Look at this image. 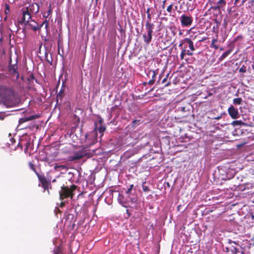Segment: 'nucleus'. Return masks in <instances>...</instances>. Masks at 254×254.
Returning a JSON list of instances; mask_svg holds the SVG:
<instances>
[{
  "mask_svg": "<svg viewBox=\"0 0 254 254\" xmlns=\"http://www.w3.org/2000/svg\"><path fill=\"white\" fill-rule=\"evenodd\" d=\"M28 11L31 14H36L39 10V5L37 3H34L29 5V7H28Z\"/></svg>",
  "mask_w": 254,
  "mask_h": 254,
  "instance_id": "obj_14",
  "label": "nucleus"
},
{
  "mask_svg": "<svg viewBox=\"0 0 254 254\" xmlns=\"http://www.w3.org/2000/svg\"><path fill=\"white\" fill-rule=\"evenodd\" d=\"M86 153L84 152H77L75 153L73 156H72V159L73 160H78L80 158H81L82 157L85 156L86 155Z\"/></svg>",
  "mask_w": 254,
  "mask_h": 254,
  "instance_id": "obj_19",
  "label": "nucleus"
},
{
  "mask_svg": "<svg viewBox=\"0 0 254 254\" xmlns=\"http://www.w3.org/2000/svg\"><path fill=\"white\" fill-rule=\"evenodd\" d=\"M85 144L87 147H89L97 142V138L94 135L91 134H86L85 135Z\"/></svg>",
  "mask_w": 254,
  "mask_h": 254,
  "instance_id": "obj_10",
  "label": "nucleus"
},
{
  "mask_svg": "<svg viewBox=\"0 0 254 254\" xmlns=\"http://www.w3.org/2000/svg\"><path fill=\"white\" fill-rule=\"evenodd\" d=\"M184 42L188 44L189 48L191 51H193L195 50L193 43L191 39L187 38H185L184 39Z\"/></svg>",
  "mask_w": 254,
  "mask_h": 254,
  "instance_id": "obj_21",
  "label": "nucleus"
},
{
  "mask_svg": "<svg viewBox=\"0 0 254 254\" xmlns=\"http://www.w3.org/2000/svg\"><path fill=\"white\" fill-rule=\"evenodd\" d=\"M228 243L231 245L230 247L231 252L233 254H237V252L234 251V249H235L234 248H238V247H239V243H238V242H236L235 241H233L232 240L228 239Z\"/></svg>",
  "mask_w": 254,
  "mask_h": 254,
  "instance_id": "obj_16",
  "label": "nucleus"
},
{
  "mask_svg": "<svg viewBox=\"0 0 254 254\" xmlns=\"http://www.w3.org/2000/svg\"><path fill=\"white\" fill-rule=\"evenodd\" d=\"M39 117H40V115H39L38 114H36V115L30 116L29 117H24L23 118H20L19 119V121H18L19 125H18V127H20L22 124H23L26 122L32 121L34 119H38Z\"/></svg>",
  "mask_w": 254,
  "mask_h": 254,
  "instance_id": "obj_12",
  "label": "nucleus"
},
{
  "mask_svg": "<svg viewBox=\"0 0 254 254\" xmlns=\"http://www.w3.org/2000/svg\"><path fill=\"white\" fill-rule=\"evenodd\" d=\"M150 8H148L146 11V12L147 13V14L148 15V13H150Z\"/></svg>",
  "mask_w": 254,
  "mask_h": 254,
  "instance_id": "obj_56",
  "label": "nucleus"
},
{
  "mask_svg": "<svg viewBox=\"0 0 254 254\" xmlns=\"http://www.w3.org/2000/svg\"><path fill=\"white\" fill-rule=\"evenodd\" d=\"M220 9L221 8L219 7V6L216 4V5L211 6L208 10L209 11L210 9H212L213 10H218L219 12L220 13Z\"/></svg>",
  "mask_w": 254,
  "mask_h": 254,
  "instance_id": "obj_30",
  "label": "nucleus"
},
{
  "mask_svg": "<svg viewBox=\"0 0 254 254\" xmlns=\"http://www.w3.org/2000/svg\"><path fill=\"white\" fill-rule=\"evenodd\" d=\"M133 137L129 135V136H127L126 137V140L127 141L125 143L127 144V145H131L133 146L134 143H135V141H131V140H132Z\"/></svg>",
  "mask_w": 254,
  "mask_h": 254,
  "instance_id": "obj_23",
  "label": "nucleus"
},
{
  "mask_svg": "<svg viewBox=\"0 0 254 254\" xmlns=\"http://www.w3.org/2000/svg\"><path fill=\"white\" fill-rule=\"evenodd\" d=\"M228 113L231 118L233 119H237L240 116L238 112V109L237 108H235L233 105H231L228 108Z\"/></svg>",
  "mask_w": 254,
  "mask_h": 254,
  "instance_id": "obj_9",
  "label": "nucleus"
},
{
  "mask_svg": "<svg viewBox=\"0 0 254 254\" xmlns=\"http://www.w3.org/2000/svg\"><path fill=\"white\" fill-rule=\"evenodd\" d=\"M178 111H181L182 112H186V108L185 107H180L178 108Z\"/></svg>",
  "mask_w": 254,
  "mask_h": 254,
  "instance_id": "obj_38",
  "label": "nucleus"
},
{
  "mask_svg": "<svg viewBox=\"0 0 254 254\" xmlns=\"http://www.w3.org/2000/svg\"><path fill=\"white\" fill-rule=\"evenodd\" d=\"M243 100L241 98H236L233 100V103L235 105H240L242 104Z\"/></svg>",
  "mask_w": 254,
  "mask_h": 254,
  "instance_id": "obj_26",
  "label": "nucleus"
},
{
  "mask_svg": "<svg viewBox=\"0 0 254 254\" xmlns=\"http://www.w3.org/2000/svg\"><path fill=\"white\" fill-rule=\"evenodd\" d=\"M29 166L31 170H34L35 168V165L32 163H29Z\"/></svg>",
  "mask_w": 254,
  "mask_h": 254,
  "instance_id": "obj_49",
  "label": "nucleus"
},
{
  "mask_svg": "<svg viewBox=\"0 0 254 254\" xmlns=\"http://www.w3.org/2000/svg\"><path fill=\"white\" fill-rule=\"evenodd\" d=\"M248 0H242V3L241 5L243 4L245 2H246Z\"/></svg>",
  "mask_w": 254,
  "mask_h": 254,
  "instance_id": "obj_58",
  "label": "nucleus"
},
{
  "mask_svg": "<svg viewBox=\"0 0 254 254\" xmlns=\"http://www.w3.org/2000/svg\"><path fill=\"white\" fill-rule=\"evenodd\" d=\"M52 12L53 8H52L51 4H50L48 10L47 12L43 13V16L46 19H49V20H50L52 17Z\"/></svg>",
  "mask_w": 254,
  "mask_h": 254,
  "instance_id": "obj_18",
  "label": "nucleus"
},
{
  "mask_svg": "<svg viewBox=\"0 0 254 254\" xmlns=\"http://www.w3.org/2000/svg\"><path fill=\"white\" fill-rule=\"evenodd\" d=\"M50 20L49 19H45V20L43 22V24H44L45 26V28L47 30L49 23Z\"/></svg>",
  "mask_w": 254,
  "mask_h": 254,
  "instance_id": "obj_35",
  "label": "nucleus"
},
{
  "mask_svg": "<svg viewBox=\"0 0 254 254\" xmlns=\"http://www.w3.org/2000/svg\"><path fill=\"white\" fill-rule=\"evenodd\" d=\"M232 52V50H228L225 51L223 54L220 57L219 61H222L225 59Z\"/></svg>",
  "mask_w": 254,
  "mask_h": 254,
  "instance_id": "obj_24",
  "label": "nucleus"
},
{
  "mask_svg": "<svg viewBox=\"0 0 254 254\" xmlns=\"http://www.w3.org/2000/svg\"><path fill=\"white\" fill-rule=\"evenodd\" d=\"M46 60L47 62H48L51 64H52V59H51V60H50L49 59H48V58H46Z\"/></svg>",
  "mask_w": 254,
  "mask_h": 254,
  "instance_id": "obj_51",
  "label": "nucleus"
},
{
  "mask_svg": "<svg viewBox=\"0 0 254 254\" xmlns=\"http://www.w3.org/2000/svg\"><path fill=\"white\" fill-rule=\"evenodd\" d=\"M251 217H252V219L254 220V215L253 214H251Z\"/></svg>",
  "mask_w": 254,
  "mask_h": 254,
  "instance_id": "obj_61",
  "label": "nucleus"
},
{
  "mask_svg": "<svg viewBox=\"0 0 254 254\" xmlns=\"http://www.w3.org/2000/svg\"><path fill=\"white\" fill-rule=\"evenodd\" d=\"M233 170L226 167L218 168L219 178L222 180H230L234 178Z\"/></svg>",
  "mask_w": 254,
  "mask_h": 254,
  "instance_id": "obj_4",
  "label": "nucleus"
},
{
  "mask_svg": "<svg viewBox=\"0 0 254 254\" xmlns=\"http://www.w3.org/2000/svg\"><path fill=\"white\" fill-rule=\"evenodd\" d=\"M221 116H218L217 117H216L215 119L216 120H219L220 119H221Z\"/></svg>",
  "mask_w": 254,
  "mask_h": 254,
  "instance_id": "obj_60",
  "label": "nucleus"
},
{
  "mask_svg": "<svg viewBox=\"0 0 254 254\" xmlns=\"http://www.w3.org/2000/svg\"><path fill=\"white\" fill-rule=\"evenodd\" d=\"M240 0H234V4L235 5H237L238 2Z\"/></svg>",
  "mask_w": 254,
  "mask_h": 254,
  "instance_id": "obj_53",
  "label": "nucleus"
},
{
  "mask_svg": "<svg viewBox=\"0 0 254 254\" xmlns=\"http://www.w3.org/2000/svg\"><path fill=\"white\" fill-rule=\"evenodd\" d=\"M66 175V177L68 181L71 182H77L81 176L80 173L78 170L75 169L68 171Z\"/></svg>",
  "mask_w": 254,
  "mask_h": 254,
  "instance_id": "obj_6",
  "label": "nucleus"
},
{
  "mask_svg": "<svg viewBox=\"0 0 254 254\" xmlns=\"http://www.w3.org/2000/svg\"><path fill=\"white\" fill-rule=\"evenodd\" d=\"M98 122L100 125H101L103 123V120L101 117H99Z\"/></svg>",
  "mask_w": 254,
  "mask_h": 254,
  "instance_id": "obj_41",
  "label": "nucleus"
},
{
  "mask_svg": "<svg viewBox=\"0 0 254 254\" xmlns=\"http://www.w3.org/2000/svg\"><path fill=\"white\" fill-rule=\"evenodd\" d=\"M44 24H43V22L41 24H39L38 23V27L39 28V30L41 29V28L42 27V26L44 25Z\"/></svg>",
  "mask_w": 254,
  "mask_h": 254,
  "instance_id": "obj_52",
  "label": "nucleus"
},
{
  "mask_svg": "<svg viewBox=\"0 0 254 254\" xmlns=\"http://www.w3.org/2000/svg\"><path fill=\"white\" fill-rule=\"evenodd\" d=\"M186 47L185 46L184 47V49H182V52L181 53L180 58L181 60H183L184 59L185 56L186 54Z\"/></svg>",
  "mask_w": 254,
  "mask_h": 254,
  "instance_id": "obj_33",
  "label": "nucleus"
},
{
  "mask_svg": "<svg viewBox=\"0 0 254 254\" xmlns=\"http://www.w3.org/2000/svg\"><path fill=\"white\" fill-rule=\"evenodd\" d=\"M181 25L183 27H189L193 22V17L190 15L182 14L180 17Z\"/></svg>",
  "mask_w": 254,
  "mask_h": 254,
  "instance_id": "obj_8",
  "label": "nucleus"
},
{
  "mask_svg": "<svg viewBox=\"0 0 254 254\" xmlns=\"http://www.w3.org/2000/svg\"><path fill=\"white\" fill-rule=\"evenodd\" d=\"M112 113L113 112H111L110 111V112L109 113L108 116H109V119H110L111 118L112 116Z\"/></svg>",
  "mask_w": 254,
  "mask_h": 254,
  "instance_id": "obj_54",
  "label": "nucleus"
},
{
  "mask_svg": "<svg viewBox=\"0 0 254 254\" xmlns=\"http://www.w3.org/2000/svg\"><path fill=\"white\" fill-rule=\"evenodd\" d=\"M216 4L219 6V7L221 8L224 7L226 4V1L225 0H219Z\"/></svg>",
  "mask_w": 254,
  "mask_h": 254,
  "instance_id": "obj_28",
  "label": "nucleus"
},
{
  "mask_svg": "<svg viewBox=\"0 0 254 254\" xmlns=\"http://www.w3.org/2000/svg\"><path fill=\"white\" fill-rule=\"evenodd\" d=\"M154 28V25L153 23H149V22L145 23L146 33L143 34L142 37L144 42L147 45H148L152 40Z\"/></svg>",
  "mask_w": 254,
  "mask_h": 254,
  "instance_id": "obj_2",
  "label": "nucleus"
},
{
  "mask_svg": "<svg viewBox=\"0 0 254 254\" xmlns=\"http://www.w3.org/2000/svg\"><path fill=\"white\" fill-rule=\"evenodd\" d=\"M36 174L37 175L39 181L42 184L43 187L46 189L48 186V183L46 177L44 175L39 174L38 172H36Z\"/></svg>",
  "mask_w": 254,
  "mask_h": 254,
  "instance_id": "obj_15",
  "label": "nucleus"
},
{
  "mask_svg": "<svg viewBox=\"0 0 254 254\" xmlns=\"http://www.w3.org/2000/svg\"><path fill=\"white\" fill-rule=\"evenodd\" d=\"M151 20V15L150 13H148V14L147 15V20L146 21V23H147V22H149V23H151L150 22Z\"/></svg>",
  "mask_w": 254,
  "mask_h": 254,
  "instance_id": "obj_40",
  "label": "nucleus"
},
{
  "mask_svg": "<svg viewBox=\"0 0 254 254\" xmlns=\"http://www.w3.org/2000/svg\"><path fill=\"white\" fill-rule=\"evenodd\" d=\"M45 57L46 58H48V53L47 52V51L45 52Z\"/></svg>",
  "mask_w": 254,
  "mask_h": 254,
  "instance_id": "obj_57",
  "label": "nucleus"
},
{
  "mask_svg": "<svg viewBox=\"0 0 254 254\" xmlns=\"http://www.w3.org/2000/svg\"><path fill=\"white\" fill-rule=\"evenodd\" d=\"M64 89L63 88V87H62V88L60 89L59 92L57 94V102H58L59 99L61 101L62 100L63 97H64Z\"/></svg>",
  "mask_w": 254,
  "mask_h": 254,
  "instance_id": "obj_22",
  "label": "nucleus"
},
{
  "mask_svg": "<svg viewBox=\"0 0 254 254\" xmlns=\"http://www.w3.org/2000/svg\"><path fill=\"white\" fill-rule=\"evenodd\" d=\"M252 246H254V243L252 244L250 241L245 240L242 241L238 248H235L234 251L237 252V254H249Z\"/></svg>",
  "mask_w": 254,
  "mask_h": 254,
  "instance_id": "obj_1",
  "label": "nucleus"
},
{
  "mask_svg": "<svg viewBox=\"0 0 254 254\" xmlns=\"http://www.w3.org/2000/svg\"><path fill=\"white\" fill-rule=\"evenodd\" d=\"M215 22L216 23V27L218 28L220 24V21L217 19H214Z\"/></svg>",
  "mask_w": 254,
  "mask_h": 254,
  "instance_id": "obj_44",
  "label": "nucleus"
},
{
  "mask_svg": "<svg viewBox=\"0 0 254 254\" xmlns=\"http://www.w3.org/2000/svg\"><path fill=\"white\" fill-rule=\"evenodd\" d=\"M54 254H61L62 251L61 249L59 247H57L53 250Z\"/></svg>",
  "mask_w": 254,
  "mask_h": 254,
  "instance_id": "obj_32",
  "label": "nucleus"
},
{
  "mask_svg": "<svg viewBox=\"0 0 254 254\" xmlns=\"http://www.w3.org/2000/svg\"><path fill=\"white\" fill-rule=\"evenodd\" d=\"M217 39H213L211 41V43L210 44V47L214 48L215 50L218 49V46L215 44L216 42H217Z\"/></svg>",
  "mask_w": 254,
  "mask_h": 254,
  "instance_id": "obj_29",
  "label": "nucleus"
},
{
  "mask_svg": "<svg viewBox=\"0 0 254 254\" xmlns=\"http://www.w3.org/2000/svg\"><path fill=\"white\" fill-rule=\"evenodd\" d=\"M232 125L234 127H241L243 126H248V124L247 123H244L241 120H236L234 121L232 123Z\"/></svg>",
  "mask_w": 254,
  "mask_h": 254,
  "instance_id": "obj_20",
  "label": "nucleus"
},
{
  "mask_svg": "<svg viewBox=\"0 0 254 254\" xmlns=\"http://www.w3.org/2000/svg\"><path fill=\"white\" fill-rule=\"evenodd\" d=\"M252 68L254 69V61H253V64H252Z\"/></svg>",
  "mask_w": 254,
  "mask_h": 254,
  "instance_id": "obj_59",
  "label": "nucleus"
},
{
  "mask_svg": "<svg viewBox=\"0 0 254 254\" xmlns=\"http://www.w3.org/2000/svg\"><path fill=\"white\" fill-rule=\"evenodd\" d=\"M139 122V121L138 120H134L132 121V126H136L138 125V123Z\"/></svg>",
  "mask_w": 254,
  "mask_h": 254,
  "instance_id": "obj_47",
  "label": "nucleus"
},
{
  "mask_svg": "<svg viewBox=\"0 0 254 254\" xmlns=\"http://www.w3.org/2000/svg\"><path fill=\"white\" fill-rule=\"evenodd\" d=\"M121 102H119V104L118 105H115V106H114L113 107H112L111 109H110V111L111 112H114L116 109H118L119 108V106L120 105H121Z\"/></svg>",
  "mask_w": 254,
  "mask_h": 254,
  "instance_id": "obj_34",
  "label": "nucleus"
},
{
  "mask_svg": "<svg viewBox=\"0 0 254 254\" xmlns=\"http://www.w3.org/2000/svg\"><path fill=\"white\" fill-rule=\"evenodd\" d=\"M227 37V34H226V32H225L224 34L222 35V38L223 39V41H224L225 39H226Z\"/></svg>",
  "mask_w": 254,
  "mask_h": 254,
  "instance_id": "obj_42",
  "label": "nucleus"
},
{
  "mask_svg": "<svg viewBox=\"0 0 254 254\" xmlns=\"http://www.w3.org/2000/svg\"><path fill=\"white\" fill-rule=\"evenodd\" d=\"M118 200L120 204L125 207H127L129 202V199L126 197L125 193L124 194L119 193Z\"/></svg>",
  "mask_w": 254,
  "mask_h": 254,
  "instance_id": "obj_11",
  "label": "nucleus"
},
{
  "mask_svg": "<svg viewBox=\"0 0 254 254\" xmlns=\"http://www.w3.org/2000/svg\"><path fill=\"white\" fill-rule=\"evenodd\" d=\"M76 187L73 186L72 188H69L68 187H62L61 190L60 191V198L63 199L64 198L70 197L72 198L75 193Z\"/></svg>",
  "mask_w": 254,
  "mask_h": 254,
  "instance_id": "obj_3",
  "label": "nucleus"
},
{
  "mask_svg": "<svg viewBox=\"0 0 254 254\" xmlns=\"http://www.w3.org/2000/svg\"><path fill=\"white\" fill-rule=\"evenodd\" d=\"M239 72L242 73H245L246 72V67L243 65L239 69Z\"/></svg>",
  "mask_w": 254,
  "mask_h": 254,
  "instance_id": "obj_36",
  "label": "nucleus"
},
{
  "mask_svg": "<svg viewBox=\"0 0 254 254\" xmlns=\"http://www.w3.org/2000/svg\"><path fill=\"white\" fill-rule=\"evenodd\" d=\"M170 82L167 83V84H165V86H168L169 85H170Z\"/></svg>",
  "mask_w": 254,
  "mask_h": 254,
  "instance_id": "obj_63",
  "label": "nucleus"
},
{
  "mask_svg": "<svg viewBox=\"0 0 254 254\" xmlns=\"http://www.w3.org/2000/svg\"><path fill=\"white\" fill-rule=\"evenodd\" d=\"M186 54L188 55V56H192L193 55V53L190 51L189 50H186Z\"/></svg>",
  "mask_w": 254,
  "mask_h": 254,
  "instance_id": "obj_45",
  "label": "nucleus"
},
{
  "mask_svg": "<svg viewBox=\"0 0 254 254\" xmlns=\"http://www.w3.org/2000/svg\"><path fill=\"white\" fill-rule=\"evenodd\" d=\"M173 4H171L170 5H169L167 8V11L170 13H171L172 12V8H173Z\"/></svg>",
  "mask_w": 254,
  "mask_h": 254,
  "instance_id": "obj_37",
  "label": "nucleus"
},
{
  "mask_svg": "<svg viewBox=\"0 0 254 254\" xmlns=\"http://www.w3.org/2000/svg\"><path fill=\"white\" fill-rule=\"evenodd\" d=\"M142 189L145 192L150 191L149 187L146 186L142 185Z\"/></svg>",
  "mask_w": 254,
  "mask_h": 254,
  "instance_id": "obj_39",
  "label": "nucleus"
},
{
  "mask_svg": "<svg viewBox=\"0 0 254 254\" xmlns=\"http://www.w3.org/2000/svg\"><path fill=\"white\" fill-rule=\"evenodd\" d=\"M167 81V77H165L162 81V83H164Z\"/></svg>",
  "mask_w": 254,
  "mask_h": 254,
  "instance_id": "obj_55",
  "label": "nucleus"
},
{
  "mask_svg": "<svg viewBox=\"0 0 254 254\" xmlns=\"http://www.w3.org/2000/svg\"><path fill=\"white\" fill-rule=\"evenodd\" d=\"M17 65L16 64H9L8 66V71L12 76H15L16 79L19 77V74L17 71Z\"/></svg>",
  "mask_w": 254,
  "mask_h": 254,
  "instance_id": "obj_13",
  "label": "nucleus"
},
{
  "mask_svg": "<svg viewBox=\"0 0 254 254\" xmlns=\"http://www.w3.org/2000/svg\"><path fill=\"white\" fill-rule=\"evenodd\" d=\"M5 117V114L4 112H0V120L4 119Z\"/></svg>",
  "mask_w": 254,
  "mask_h": 254,
  "instance_id": "obj_43",
  "label": "nucleus"
},
{
  "mask_svg": "<svg viewBox=\"0 0 254 254\" xmlns=\"http://www.w3.org/2000/svg\"><path fill=\"white\" fill-rule=\"evenodd\" d=\"M154 82H155V80H154V79H151V80H150L148 81V84L149 85H153V84L154 83Z\"/></svg>",
  "mask_w": 254,
  "mask_h": 254,
  "instance_id": "obj_48",
  "label": "nucleus"
},
{
  "mask_svg": "<svg viewBox=\"0 0 254 254\" xmlns=\"http://www.w3.org/2000/svg\"><path fill=\"white\" fill-rule=\"evenodd\" d=\"M37 127V125L34 123H30L28 126L21 127L20 129H29L30 130H32L34 128Z\"/></svg>",
  "mask_w": 254,
  "mask_h": 254,
  "instance_id": "obj_25",
  "label": "nucleus"
},
{
  "mask_svg": "<svg viewBox=\"0 0 254 254\" xmlns=\"http://www.w3.org/2000/svg\"><path fill=\"white\" fill-rule=\"evenodd\" d=\"M27 25L30 26L33 31L36 32L37 31L39 30L38 23L33 19H32V20H31L30 22H29V23L27 24Z\"/></svg>",
  "mask_w": 254,
  "mask_h": 254,
  "instance_id": "obj_17",
  "label": "nucleus"
},
{
  "mask_svg": "<svg viewBox=\"0 0 254 254\" xmlns=\"http://www.w3.org/2000/svg\"><path fill=\"white\" fill-rule=\"evenodd\" d=\"M22 11V17L21 20L19 21V23L24 25H27L31 20H32L31 13L28 11V7L23 8Z\"/></svg>",
  "mask_w": 254,
  "mask_h": 254,
  "instance_id": "obj_7",
  "label": "nucleus"
},
{
  "mask_svg": "<svg viewBox=\"0 0 254 254\" xmlns=\"http://www.w3.org/2000/svg\"><path fill=\"white\" fill-rule=\"evenodd\" d=\"M95 125L96 126L95 128L97 129V130L100 133L103 132L105 131V130L106 129V127L104 125H100V126L99 127H98L97 124L96 123H95Z\"/></svg>",
  "mask_w": 254,
  "mask_h": 254,
  "instance_id": "obj_27",
  "label": "nucleus"
},
{
  "mask_svg": "<svg viewBox=\"0 0 254 254\" xmlns=\"http://www.w3.org/2000/svg\"><path fill=\"white\" fill-rule=\"evenodd\" d=\"M149 74H152V79H153L155 81V79H156V75L157 74V72L154 70H151L149 71L148 72Z\"/></svg>",
  "mask_w": 254,
  "mask_h": 254,
  "instance_id": "obj_31",
  "label": "nucleus"
},
{
  "mask_svg": "<svg viewBox=\"0 0 254 254\" xmlns=\"http://www.w3.org/2000/svg\"><path fill=\"white\" fill-rule=\"evenodd\" d=\"M7 10H9V7L7 4H6Z\"/></svg>",
  "mask_w": 254,
  "mask_h": 254,
  "instance_id": "obj_64",
  "label": "nucleus"
},
{
  "mask_svg": "<svg viewBox=\"0 0 254 254\" xmlns=\"http://www.w3.org/2000/svg\"><path fill=\"white\" fill-rule=\"evenodd\" d=\"M126 211H127V213L128 214V216H130V214H129V212H128V209H127V210H126Z\"/></svg>",
  "mask_w": 254,
  "mask_h": 254,
  "instance_id": "obj_62",
  "label": "nucleus"
},
{
  "mask_svg": "<svg viewBox=\"0 0 254 254\" xmlns=\"http://www.w3.org/2000/svg\"><path fill=\"white\" fill-rule=\"evenodd\" d=\"M227 22H226V21L225 20H224V22H223V26L224 28H226V26H227Z\"/></svg>",
  "mask_w": 254,
  "mask_h": 254,
  "instance_id": "obj_50",
  "label": "nucleus"
},
{
  "mask_svg": "<svg viewBox=\"0 0 254 254\" xmlns=\"http://www.w3.org/2000/svg\"><path fill=\"white\" fill-rule=\"evenodd\" d=\"M185 43H186V42H184V40L183 41H181L179 45V47L181 48L182 49H183V45Z\"/></svg>",
  "mask_w": 254,
  "mask_h": 254,
  "instance_id": "obj_46",
  "label": "nucleus"
},
{
  "mask_svg": "<svg viewBox=\"0 0 254 254\" xmlns=\"http://www.w3.org/2000/svg\"><path fill=\"white\" fill-rule=\"evenodd\" d=\"M125 195L129 199V201L133 203H136L137 196L136 194V190L134 188L133 185H130L129 187L125 191Z\"/></svg>",
  "mask_w": 254,
  "mask_h": 254,
  "instance_id": "obj_5",
  "label": "nucleus"
}]
</instances>
